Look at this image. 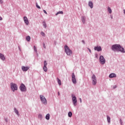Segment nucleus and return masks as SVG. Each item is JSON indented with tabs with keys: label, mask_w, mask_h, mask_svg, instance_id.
I'll return each mask as SVG.
<instances>
[{
	"label": "nucleus",
	"mask_w": 125,
	"mask_h": 125,
	"mask_svg": "<svg viewBox=\"0 0 125 125\" xmlns=\"http://www.w3.org/2000/svg\"><path fill=\"white\" fill-rule=\"evenodd\" d=\"M47 65V63H46V61H45L44 62V66H46Z\"/></svg>",
	"instance_id": "c756f323"
},
{
	"label": "nucleus",
	"mask_w": 125,
	"mask_h": 125,
	"mask_svg": "<svg viewBox=\"0 0 125 125\" xmlns=\"http://www.w3.org/2000/svg\"><path fill=\"white\" fill-rule=\"evenodd\" d=\"M14 111H15V112L16 113V114H17V115L18 116L20 115L19 112L16 108H14Z\"/></svg>",
	"instance_id": "dca6fc26"
},
{
	"label": "nucleus",
	"mask_w": 125,
	"mask_h": 125,
	"mask_svg": "<svg viewBox=\"0 0 125 125\" xmlns=\"http://www.w3.org/2000/svg\"><path fill=\"white\" fill-rule=\"evenodd\" d=\"M36 7H37V8L41 9V7L38 4V3H36Z\"/></svg>",
	"instance_id": "bb28decb"
},
{
	"label": "nucleus",
	"mask_w": 125,
	"mask_h": 125,
	"mask_svg": "<svg viewBox=\"0 0 125 125\" xmlns=\"http://www.w3.org/2000/svg\"><path fill=\"white\" fill-rule=\"evenodd\" d=\"M92 81L93 85H96V83H97V80H96V76L94 74L92 77Z\"/></svg>",
	"instance_id": "39448f33"
},
{
	"label": "nucleus",
	"mask_w": 125,
	"mask_h": 125,
	"mask_svg": "<svg viewBox=\"0 0 125 125\" xmlns=\"http://www.w3.org/2000/svg\"><path fill=\"white\" fill-rule=\"evenodd\" d=\"M107 10H108L109 13H112V9H111V8H110V7H108Z\"/></svg>",
	"instance_id": "4be33fe9"
},
{
	"label": "nucleus",
	"mask_w": 125,
	"mask_h": 125,
	"mask_svg": "<svg viewBox=\"0 0 125 125\" xmlns=\"http://www.w3.org/2000/svg\"><path fill=\"white\" fill-rule=\"evenodd\" d=\"M80 101L81 103H82V99L81 98H80Z\"/></svg>",
	"instance_id": "c9c22d12"
},
{
	"label": "nucleus",
	"mask_w": 125,
	"mask_h": 125,
	"mask_svg": "<svg viewBox=\"0 0 125 125\" xmlns=\"http://www.w3.org/2000/svg\"><path fill=\"white\" fill-rule=\"evenodd\" d=\"M107 120L108 123L110 124L111 123V118H110V117L107 116Z\"/></svg>",
	"instance_id": "f3484780"
},
{
	"label": "nucleus",
	"mask_w": 125,
	"mask_h": 125,
	"mask_svg": "<svg viewBox=\"0 0 125 125\" xmlns=\"http://www.w3.org/2000/svg\"><path fill=\"white\" fill-rule=\"evenodd\" d=\"M120 123H121V125H122L123 122H122V120H120Z\"/></svg>",
	"instance_id": "e433bc0d"
},
{
	"label": "nucleus",
	"mask_w": 125,
	"mask_h": 125,
	"mask_svg": "<svg viewBox=\"0 0 125 125\" xmlns=\"http://www.w3.org/2000/svg\"><path fill=\"white\" fill-rule=\"evenodd\" d=\"M0 58L1 59V60H3V61L5 60V57H4V56L1 53H0Z\"/></svg>",
	"instance_id": "ddd939ff"
},
{
	"label": "nucleus",
	"mask_w": 125,
	"mask_h": 125,
	"mask_svg": "<svg viewBox=\"0 0 125 125\" xmlns=\"http://www.w3.org/2000/svg\"><path fill=\"white\" fill-rule=\"evenodd\" d=\"M94 50H97V51H101L102 50V48L100 46H97L95 47Z\"/></svg>",
	"instance_id": "f8f14e48"
},
{
	"label": "nucleus",
	"mask_w": 125,
	"mask_h": 125,
	"mask_svg": "<svg viewBox=\"0 0 125 125\" xmlns=\"http://www.w3.org/2000/svg\"><path fill=\"white\" fill-rule=\"evenodd\" d=\"M114 88H116V87H114Z\"/></svg>",
	"instance_id": "79ce46f5"
},
{
	"label": "nucleus",
	"mask_w": 125,
	"mask_h": 125,
	"mask_svg": "<svg viewBox=\"0 0 125 125\" xmlns=\"http://www.w3.org/2000/svg\"><path fill=\"white\" fill-rule=\"evenodd\" d=\"M82 22L83 23H85V17H82Z\"/></svg>",
	"instance_id": "aec40b11"
},
{
	"label": "nucleus",
	"mask_w": 125,
	"mask_h": 125,
	"mask_svg": "<svg viewBox=\"0 0 125 125\" xmlns=\"http://www.w3.org/2000/svg\"><path fill=\"white\" fill-rule=\"evenodd\" d=\"M11 88L12 90L14 92L15 90H17L18 87H17V85L15 83H11Z\"/></svg>",
	"instance_id": "7ed1b4c3"
},
{
	"label": "nucleus",
	"mask_w": 125,
	"mask_h": 125,
	"mask_svg": "<svg viewBox=\"0 0 125 125\" xmlns=\"http://www.w3.org/2000/svg\"><path fill=\"white\" fill-rule=\"evenodd\" d=\"M30 69V66H21V69L23 72H27Z\"/></svg>",
	"instance_id": "1a4fd4ad"
},
{
	"label": "nucleus",
	"mask_w": 125,
	"mask_h": 125,
	"mask_svg": "<svg viewBox=\"0 0 125 125\" xmlns=\"http://www.w3.org/2000/svg\"><path fill=\"white\" fill-rule=\"evenodd\" d=\"M50 117V114H49V113L47 114L46 116H45V118L46 120H49V118Z\"/></svg>",
	"instance_id": "a211bd4d"
},
{
	"label": "nucleus",
	"mask_w": 125,
	"mask_h": 125,
	"mask_svg": "<svg viewBox=\"0 0 125 125\" xmlns=\"http://www.w3.org/2000/svg\"><path fill=\"white\" fill-rule=\"evenodd\" d=\"M43 69L44 71V72H47V67L45 66H44L43 67Z\"/></svg>",
	"instance_id": "412c9836"
},
{
	"label": "nucleus",
	"mask_w": 125,
	"mask_h": 125,
	"mask_svg": "<svg viewBox=\"0 0 125 125\" xmlns=\"http://www.w3.org/2000/svg\"><path fill=\"white\" fill-rule=\"evenodd\" d=\"M71 96L72 97V101L74 106H77V103L78 102V101H77V98L74 96V94H72Z\"/></svg>",
	"instance_id": "423d86ee"
},
{
	"label": "nucleus",
	"mask_w": 125,
	"mask_h": 125,
	"mask_svg": "<svg viewBox=\"0 0 125 125\" xmlns=\"http://www.w3.org/2000/svg\"><path fill=\"white\" fill-rule=\"evenodd\" d=\"M72 82L74 83H77V81L76 80V76H75L74 73H72Z\"/></svg>",
	"instance_id": "9d476101"
},
{
	"label": "nucleus",
	"mask_w": 125,
	"mask_h": 125,
	"mask_svg": "<svg viewBox=\"0 0 125 125\" xmlns=\"http://www.w3.org/2000/svg\"><path fill=\"white\" fill-rule=\"evenodd\" d=\"M100 62L101 64H105L106 61L105 59L104 58V57L103 56H101L100 57Z\"/></svg>",
	"instance_id": "0eeeda50"
},
{
	"label": "nucleus",
	"mask_w": 125,
	"mask_h": 125,
	"mask_svg": "<svg viewBox=\"0 0 125 125\" xmlns=\"http://www.w3.org/2000/svg\"><path fill=\"white\" fill-rule=\"evenodd\" d=\"M58 14H63V11H59L56 14V15H58Z\"/></svg>",
	"instance_id": "393cba45"
},
{
	"label": "nucleus",
	"mask_w": 125,
	"mask_h": 125,
	"mask_svg": "<svg viewBox=\"0 0 125 125\" xmlns=\"http://www.w3.org/2000/svg\"><path fill=\"white\" fill-rule=\"evenodd\" d=\"M82 42H83V43H84V41H83Z\"/></svg>",
	"instance_id": "ea45409f"
},
{
	"label": "nucleus",
	"mask_w": 125,
	"mask_h": 125,
	"mask_svg": "<svg viewBox=\"0 0 125 125\" xmlns=\"http://www.w3.org/2000/svg\"><path fill=\"white\" fill-rule=\"evenodd\" d=\"M23 20H24V23H26V25H29V20H28V18H27V17H24Z\"/></svg>",
	"instance_id": "9b49d317"
},
{
	"label": "nucleus",
	"mask_w": 125,
	"mask_h": 125,
	"mask_svg": "<svg viewBox=\"0 0 125 125\" xmlns=\"http://www.w3.org/2000/svg\"><path fill=\"white\" fill-rule=\"evenodd\" d=\"M20 89L21 90V91H26V86L23 84H21Z\"/></svg>",
	"instance_id": "6e6552de"
},
{
	"label": "nucleus",
	"mask_w": 125,
	"mask_h": 125,
	"mask_svg": "<svg viewBox=\"0 0 125 125\" xmlns=\"http://www.w3.org/2000/svg\"><path fill=\"white\" fill-rule=\"evenodd\" d=\"M2 20V18H1V17L0 16V21Z\"/></svg>",
	"instance_id": "f704fd0d"
},
{
	"label": "nucleus",
	"mask_w": 125,
	"mask_h": 125,
	"mask_svg": "<svg viewBox=\"0 0 125 125\" xmlns=\"http://www.w3.org/2000/svg\"><path fill=\"white\" fill-rule=\"evenodd\" d=\"M40 99L43 104H44L46 105L47 104V102L46 101V99H45V97L43 96V95H40Z\"/></svg>",
	"instance_id": "20e7f679"
},
{
	"label": "nucleus",
	"mask_w": 125,
	"mask_h": 125,
	"mask_svg": "<svg viewBox=\"0 0 125 125\" xmlns=\"http://www.w3.org/2000/svg\"><path fill=\"white\" fill-rule=\"evenodd\" d=\"M43 12H44V13H45V14H47V12H46V11H45V10H43Z\"/></svg>",
	"instance_id": "2f4dec72"
},
{
	"label": "nucleus",
	"mask_w": 125,
	"mask_h": 125,
	"mask_svg": "<svg viewBox=\"0 0 125 125\" xmlns=\"http://www.w3.org/2000/svg\"><path fill=\"white\" fill-rule=\"evenodd\" d=\"M38 117L39 118H42V114H39Z\"/></svg>",
	"instance_id": "7c9ffc66"
},
{
	"label": "nucleus",
	"mask_w": 125,
	"mask_h": 125,
	"mask_svg": "<svg viewBox=\"0 0 125 125\" xmlns=\"http://www.w3.org/2000/svg\"><path fill=\"white\" fill-rule=\"evenodd\" d=\"M109 77L110 78H116V74H115L114 73H111L109 75Z\"/></svg>",
	"instance_id": "2eb2a0df"
},
{
	"label": "nucleus",
	"mask_w": 125,
	"mask_h": 125,
	"mask_svg": "<svg viewBox=\"0 0 125 125\" xmlns=\"http://www.w3.org/2000/svg\"><path fill=\"white\" fill-rule=\"evenodd\" d=\"M112 50L114 51H121L123 53H125V49L122 47V46L120 44H114L112 46Z\"/></svg>",
	"instance_id": "f257e3e1"
},
{
	"label": "nucleus",
	"mask_w": 125,
	"mask_h": 125,
	"mask_svg": "<svg viewBox=\"0 0 125 125\" xmlns=\"http://www.w3.org/2000/svg\"><path fill=\"white\" fill-rule=\"evenodd\" d=\"M88 5L90 8H93V3H92V1H90L88 3Z\"/></svg>",
	"instance_id": "4468645a"
},
{
	"label": "nucleus",
	"mask_w": 125,
	"mask_h": 125,
	"mask_svg": "<svg viewBox=\"0 0 125 125\" xmlns=\"http://www.w3.org/2000/svg\"><path fill=\"white\" fill-rule=\"evenodd\" d=\"M72 112L69 111L68 114V117H69V118H71V117H72Z\"/></svg>",
	"instance_id": "b1692460"
},
{
	"label": "nucleus",
	"mask_w": 125,
	"mask_h": 125,
	"mask_svg": "<svg viewBox=\"0 0 125 125\" xmlns=\"http://www.w3.org/2000/svg\"><path fill=\"white\" fill-rule=\"evenodd\" d=\"M43 25L44 26V28H46V23L45 21L43 22Z\"/></svg>",
	"instance_id": "a878e982"
},
{
	"label": "nucleus",
	"mask_w": 125,
	"mask_h": 125,
	"mask_svg": "<svg viewBox=\"0 0 125 125\" xmlns=\"http://www.w3.org/2000/svg\"><path fill=\"white\" fill-rule=\"evenodd\" d=\"M26 40L27 42H30V41L31 40V37H30V36H28L26 37Z\"/></svg>",
	"instance_id": "6ab92c4d"
},
{
	"label": "nucleus",
	"mask_w": 125,
	"mask_h": 125,
	"mask_svg": "<svg viewBox=\"0 0 125 125\" xmlns=\"http://www.w3.org/2000/svg\"><path fill=\"white\" fill-rule=\"evenodd\" d=\"M89 51H90V52H91V50L90 49H89Z\"/></svg>",
	"instance_id": "58836bf2"
},
{
	"label": "nucleus",
	"mask_w": 125,
	"mask_h": 125,
	"mask_svg": "<svg viewBox=\"0 0 125 125\" xmlns=\"http://www.w3.org/2000/svg\"><path fill=\"white\" fill-rule=\"evenodd\" d=\"M0 3H3V1L2 0H0Z\"/></svg>",
	"instance_id": "473e14b6"
},
{
	"label": "nucleus",
	"mask_w": 125,
	"mask_h": 125,
	"mask_svg": "<svg viewBox=\"0 0 125 125\" xmlns=\"http://www.w3.org/2000/svg\"><path fill=\"white\" fill-rule=\"evenodd\" d=\"M34 51H35V52H37V47H36V46H34Z\"/></svg>",
	"instance_id": "c85d7f7f"
},
{
	"label": "nucleus",
	"mask_w": 125,
	"mask_h": 125,
	"mask_svg": "<svg viewBox=\"0 0 125 125\" xmlns=\"http://www.w3.org/2000/svg\"><path fill=\"white\" fill-rule=\"evenodd\" d=\"M58 95H60V93L59 92H58Z\"/></svg>",
	"instance_id": "4c0bfd02"
},
{
	"label": "nucleus",
	"mask_w": 125,
	"mask_h": 125,
	"mask_svg": "<svg viewBox=\"0 0 125 125\" xmlns=\"http://www.w3.org/2000/svg\"><path fill=\"white\" fill-rule=\"evenodd\" d=\"M96 57H97V55H96Z\"/></svg>",
	"instance_id": "a19ab883"
},
{
	"label": "nucleus",
	"mask_w": 125,
	"mask_h": 125,
	"mask_svg": "<svg viewBox=\"0 0 125 125\" xmlns=\"http://www.w3.org/2000/svg\"><path fill=\"white\" fill-rule=\"evenodd\" d=\"M64 50L67 55L71 56L72 55V54H73V52L67 45L64 46Z\"/></svg>",
	"instance_id": "f03ea898"
},
{
	"label": "nucleus",
	"mask_w": 125,
	"mask_h": 125,
	"mask_svg": "<svg viewBox=\"0 0 125 125\" xmlns=\"http://www.w3.org/2000/svg\"><path fill=\"white\" fill-rule=\"evenodd\" d=\"M58 80V83H59V85H61V80L59 79V78H57Z\"/></svg>",
	"instance_id": "5701e85b"
},
{
	"label": "nucleus",
	"mask_w": 125,
	"mask_h": 125,
	"mask_svg": "<svg viewBox=\"0 0 125 125\" xmlns=\"http://www.w3.org/2000/svg\"><path fill=\"white\" fill-rule=\"evenodd\" d=\"M41 34L42 35L43 37H45V34L44 33H43V32H42Z\"/></svg>",
	"instance_id": "cd10ccee"
},
{
	"label": "nucleus",
	"mask_w": 125,
	"mask_h": 125,
	"mask_svg": "<svg viewBox=\"0 0 125 125\" xmlns=\"http://www.w3.org/2000/svg\"><path fill=\"white\" fill-rule=\"evenodd\" d=\"M43 47L44 48H45V44L43 43Z\"/></svg>",
	"instance_id": "72a5a7b5"
}]
</instances>
